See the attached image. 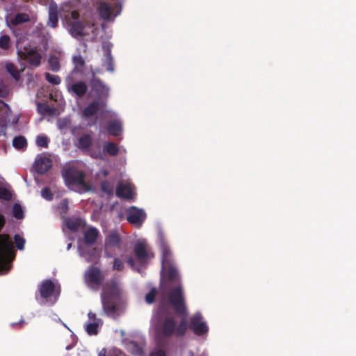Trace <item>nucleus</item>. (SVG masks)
<instances>
[{
    "mask_svg": "<svg viewBox=\"0 0 356 356\" xmlns=\"http://www.w3.org/2000/svg\"><path fill=\"white\" fill-rule=\"evenodd\" d=\"M187 321L183 318L179 323L172 315L159 314L154 323L155 337L158 341L169 339L172 337H182L188 329Z\"/></svg>",
    "mask_w": 356,
    "mask_h": 356,
    "instance_id": "f257e3e1",
    "label": "nucleus"
},
{
    "mask_svg": "<svg viewBox=\"0 0 356 356\" xmlns=\"http://www.w3.org/2000/svg\"><path fill=\"white\" fill-rule=\"evenodd\" d=\"M120 296V289L115 279L102 283V292L101 300L104 312L107 316L115 314L117 311L116 302Z\"/></svg>",
    "mask_w": 356,
    "mask_h": 356,
    "instance_id": "f03ea898",
    "label": "nucleus"
},
{
    "mask_svg": "<svg viewBox=\"0 0 356 356\" xmlns=\"http://www.w3.org/2000/svg\"><path fill=\"white\" fill-rule=\"evenodd\" d=\"M161 251L162 269L165 270L167 280L172 284H180V277L174 262L172 253L169 245L162 242L160 245Z\"/></svg>",
    "mask_w": 356,
    "mask_h": 356,
    "instance_id": "7ed1b4c3",
    "label": "nucleus"
},
{
    "mask_svg": "<svg viewBox=\"0 0 356 356\" xmlns=\"http://www.w3.org/2000/svg\"><path fill=\"white\" fill-rule=\"evenodd\" d=\"M15 257L13 243L7 234H0V275L8 273Z\"/></svg>",
    "mask_w": 356,
    "mask_h": 356,
    "instance_id": "20e7f679",
    "label": "nucleus"
},
{
    "mask_svg": "<svg viewBox=\"0 0 356 356\" xmlns=\"http://www.w3.org/2000/svg\"><path fill=\"white\" fill-rule=\"evenodd\" d=\"M67 23L69 33L74 38L97 35V28L90 21H68Z\"/></svg>",
    "mask_w": 356,
    "mask_h": 356,
    "instance_id": "39448f33",
    "label": "nucleus"
},
{
    "mask_svg": "<svg viewBox=\"0 0 356 356\" xmlns=\"http://www.w3.org/2000/svg\"><path fill=\"white\" fill-rule=\"evenodd\" d=\"M168 300L177 315L184 316L186 314V307L185 305L184 291L180 284L170 290Z\"/></svg>",
    "mask_w": 356,
    "mask_h": 356,
    "instance_id": "423d86ee",
    "label": "nucleus"
},
{
    "mask_svg": "<svg viewBox=\"0 0 356 356\" xmlns=\"http://www.w3.org/2000/svg\"><path fill=\"white\" fill-rule=\"evenodd\" d=\"M92 138L90 134L81 135L78 140L76 147L83 152L87 153L90 157L95 159H104V153L99 145L92 147Z\"/></svg>",
    "mask_w": 356,
    "mask_h": 356,
    "instance_id": "0eeeda50",
    "label": "nucleus"
},
{
    "mask_svg": "<svg viewBox=\"0 0 356 356\" xmlns=\"http://www.w3.org/2000/svg\"><path fill=\"white\" fill-rule=\"evenodd\" d=\"M90 86L97 96L96 100L102 101L106 104V100L109 96V88L103 81L94 76L90 80Z\"/></svg>",
    "mask_w": 356,
    "mask_h": 356,
    "instance_id": "6e6552de",
    "label": "nucleus"
},
{
    "mask_svg": "<svg viewBox=\"0 0 356 356\" xmlns=\"http://www.w3.org/2000/svg\"><path fill=\"white\" fill-rule=\"evenodd\" d=\"M104 276L102 274L101 270L96 266H91L88 268L84 275V280L86 284L89 287L96 286L98 287L102 284Z\"/></svg>",
    "mask_w": 356,
    "mask_h": 356,
    "instance_id": "1a4fd4ad",
    "label": "nucleus"
},
{
    "mask_svg": "<svg viewBox=\"0 0 356 356\" xmlns=\"http://www.w3.org/2000/svg\"><path fill=\"white\" fill-rule=\"evenodd\" d=\"M118 9L115 3L101 2L98 8L99 16L107 21L113 20L120 13V8Z\"/></svg>",
    "mask_w": 356,
    "mask_h": 356,
    "instance_id": "9d476101",
    "label": "nucleus"
},
{
    "mask_svg": "<svg viewBox=\"0 0 356 356\" xmlns=\"http://www.w3.org/2000/svg\"><path fill=\"white\" fill-rule=\"evenodd\" d=\"M65 83L67 91L78 97H83L88 91V86L83 81L73 82L72 77L67 76Z\"/></svg>",
    "mask_w": 356,
    "mask_h": 356,
    "instance_id": "9b49d317",
    "label": "nucleus"
},
{
    "mask_svg": "<svg viewBox=\"0 0 356 356\" xmlns=\"http://www.w3.org/2000/svg\"><path fill=\"white\" fill-rule=\"evenodd\" d=\"M146 218V213L143 209L131 207L127 210V220L132 225L140 227Z\"/></svg>",
    "mask_w": 356,
    "mask_h": 356,
    "instance_id": "f8f14e48",
    "label": "nucleus"
},
{
    "mask_svg": "<svg viewBox=\"0 0 356 356\" xmlns=\"http://www.w3.org/2000/svg\"><path fill=\"white\" fill-rule=\"evenodd\" d=\"M21 58L29 63L30 65L38 67L41 63V54L35 49L25 47L24 51H18Z\"/></svg>",
    "mask_w": 356,
    "mask_h": 356,
    "instance_id": "ddd939ff",
    "label": "nucleus"
},
{
    "mask_svg": "<svg viewBox=\"0 0 356 356\" xmlns=\"http://www.w3.org/2000/svg\"><path fill=\"white\" fill-rule=\"evenodd\" d=\"M189 327L196 335L198 336H202L206 334L209 330V327L206 322L202 321V316L200 312L195 313L190 318Z\"/></svg>",
    "mask_w": 356,
    "mask_h": 356,
    "instance_id": "4468645a",
    "label": "nucleus"
},
{
    "mask_svg": "<svg viewBox=\"0 0 356 356\" xmlns=\"http://www.w3.org/2000/svg\"><path fill=\"white\" fill-rule=\"evenodd\" d=\"M63 177L67 184H84V175L73 168H67L63 172Z\"/></svg>",
    "mask_w": 356,
    "mask_h": 356,
    "instance_id": "2eb2a0df",
    "label": "nucleus"
},
{
    "mask_svg": "<svg viewBox=\"0 0 356 356\" xmlns=\"http://www.w3.org/2000/svg\"><path fill=\"white\" fill-rule=\"evenodd\" d=\"M134 253L136 260L140 264H146L153 257V254L148 252L147 244L144 241L137 242L134 245Z\"/></svg>",
    "mask_w": 356,
    "mask_h": 356,
    "instance_id": "dca6fc26",
    "label": "nucleus"
},
{
    "mask_svg": "<svg viewBox=\"0 0 356 356\" xmlns=\"http://www.w3.org/2000/svg\"><path fill=\"white\" fill-rule=\"evenodd\" d=\"M52 164L49 157L40 154L35 158L33 167L38 174L44 175L52 167Z\"/></svg>",
    "mask_w": 356,
    "mask_h": 356,
    "instance_id": "f3484780",
    "label": "nucleus"
},
{
    "mask_svg": "<svg viewBox=\"0 0 356 356\" xmlns=\"http://www.w3.org/2000/svg\"><path fill=\"white\" fill-rule=\"evenodd\" d=\"M31 21V17L29 14L26 13H18L14 16H11L9 19L6 21L8 26L12 30L13 33L17 36V32L15 29V26L29 22Z\"/></svg>",
    "mask_w": 356,
    "mask_h": 356,
    "instance_id": "a211bd4d",
    "label": "nucleus"
},
{
    "mask_svg": "<svg viewBox=\"0 0 356 356\" xmlns=\"http://www.w3.org/2000/svg\"><path fill=\"white\" fill-rule=\"evenodd\" d=\"M106 103L102 101L93 100L83 111V116L90 118L94 116L97 112L106 106Z\"/></svg>",
    "mask_w": 356,
    "mask_h": 356,
    "instance_id": "6ab92c4d",
    "label": "nucleus"
},
{
    "mask_svg": "<svg viewBox=\"0 0 356 356\" xmlns=\"http://www.w3.org/2000/svg\"><path fill=\"white\" fill-rule=\"evenodd\" d=\"M38 291L41 298L47 299L53 295L55 291V284L51 280H45L39 286Z\"/></svg>",
    "mask_w": 356,
    "mask_h": 356,
    "instance_id": "aec40b11",
    "label": "nucleus"
},
{
    "mask_svg": "<svg viewBox=\"0 0 356 356\" xmlns=\"http://www.w3.org/2000/svg\"><path fill=\"white\" fill-rule=\"evenodd\" d=\"M122 242V239L119 234L116 232H110L105 238V255L107 257H111V256L106 251L108 248H113L118 247L120 245Z\"/></svg>",
    "mask_w": 356,
    "mask_h": 356,
    "instance_id": "412c9836",
    "label": "nucleus"
},
{
    "mask_svg": "<svg viewBox=\"0 0 356 356\" xmlns=\"http://www.w3.org/2000/svg\"><path fill=\"white\" fill-rule=\"evenodd\" d=\"M116 195L124 199H131L134 196V191L130 184L118 183L116 190Z\"/></svg>",
    "mask_w": 356,
    "mask_h": 356,
    "instance_id": "4be33fe9",
    "label": "nucleus"
},
{
    "mask_svg": "<svg viewBox=\"0 0 356 356\" xmlns=\"http://www.w3.org/2000/svg\"><path fill=\"white\" fill-rule=\"evenodd\" d=\"M108 133L113 136H118L122 131V123L116 120L108 122L107 124Z\"/></svg>",
    "mask_w": 356,
    "mask_h": 356,
    "instance_id": "5701e85b",
    "label": "nucleus"
},
{
    "mask_svg": "<svg viewBox=\"0 0 356 356\" xmlns=\"http://www.w3.org/2000/svg\"><path fill=\"white\" fill-rule=\"evenodd\" d=\"M98 231L95 227L88 229L84 234V241L88 245L93 244L98 236Z\"/></svg>",
    "mask_w": 356,
    "mask_h": 356,
    "instance_id": "b1692460",
    "label": "nucleus"
},
{
    "mask_svg": "<svg viewBox=\"0 0 356 356\" xmlns=\"http://www.w3.org/2000/svg\"><path fill=\"white\" fill-rule=\"evenodd\" d=\"M102 152L104 154L106 152L110 156H115L119 153V147L115 143L105 142L103 145V151Z\"/></svg>",
    "mask_w": 356,
    "mask_h": 356,
    "instance_id": "393cba45",
    "label": "nucleus"
},
{
    "mask_svg": "<svg viewBox=\"0 0 356 356\" xmlns=\"http://www.w3.org/2000/svg\"><path fill=\"white\" fill-rule=\"evenodd\" d=\"M58 22V11L56 8L53 9L51 8L49 10V19H48L47 25L49 26H50L51 28L54 29V28L57 27Z\"/></svg>",
    "mask_w": 356,
    "mask_h": 356,
    "instance_id": "a878e982",
    "label": "nucleus"
},
{
    "mask_svg": "<svg viewBox=\"0 0 356 356\" xmlns=\"http://www.w3.org/2000/svg\"><path fill=\"white\" fill-rule=\"evenodd\" d=\"M6 70L16 81L20 79L19 71L13 63H6Z\"/></svg>",
    "mask_w": 356,
    "mask_h": 356,
    "instance_id": "bb28decb",
    "label": "nucleus"
},
{
    "mask_svg": "<svg viewBox=\"0 0 356 356\" xmlns=\"http://www.w3.org/2000/svg\"><path fill=\"white\" fill-rule=\"evenodd\" d=\"M12 47V40L8 35L4 34L0 36V49L8 51Z\"/></svg>",
    "mask_w": 356,
    "mask_h": 356,
    "instance_id": "cd10ccee",
    "label": "nucleus"
},
{
    "mask_svg": "<svg viewBox=\"0 0 356 356\" xmlns=\"http://www.w3.org/2000/svg\"><path fill=\"white\" fill-rule=\"evenodd\" d=\"M13 216L16 219L20 220L24 218V211L19 203H14L12 209Z\"/></svg>",
    "mask_w": 356,
    "mask_h": 356,
    "instance_id": "c85d7f7f",
    "label": "nucleus"
},
{
    "mask_svg": "<svg viewBox=\"0 0 356 356\" xmlns=\"http://www.w3.org/2000/svg\"><path fill=\"white\" fill-rule=\"evenodd\" d=\"M13 145L18 149L24 148L27 145L26 138L21 136L15 137L13 140Z\"/></svg>",
    "mask_w": 356,
    "mask_h": 356,
    "instance_id": "c756f323",
    "label": "nucleus"
},
{
    "mask_svg": "<svg viewBox=\"0 0 356 356\" xmlns=\"http://www.w3.org/2000/svg\"><path fill=\"white\" fill-rule=\"evenodd\" d=\"M48 63L49 65V69L51 71L58 72L60 70V65L59 60L56 56H50V58L48 60Z\"/></svg>",
    "mask_w": 356,
    "mask_h": 356,
    "instance_id": "7c9ffc66",
    "label": "nucleus"
},
{
    "mask_svg": "<svg viewBox=\"0 0 356 356\" xmlns=\"http://www.w3.org/2000/svg\"><path fill=\"white\" fill-rule=\"evenodd\" d=\"M101 189L104 193L108 195H113V184L107 180L103 181L101 183Z\"/></svg>",
    "mask_w": 356,
    "mask_h": 356,
    "instance_id": "2f4dec72",
    "label": "nucleus"
},
{
    "mask_svg": "<svg viewBox=\"0 0 356 356\" xmlns=\"http://www.w3.org/2000/svg\"><path fill=\"white\" fill-rule=\"evenodd\" d=\"M46 80L52 85H59L61 83V79L59 76L51 74L49 72L44 74Z\"/></svg>",
    "mask_w": 356,
    "mask_h": 356,
    "instance_id": "473e14b6",
    "label": "nucleus"
},
{
    "mask_svg": "<svg viewBox=\"0 0 356 356\" xmlns=\"http://www.w3.org/2000/svg\"><path fill=\"white\" fill-rule=\"evenodd\" d=\"M98 326L97 323H89L86 326V331L89 335H96L98 333Z\"/></svg>",
    "mask_w": 356,
    "mask_h": 356,
    "instance_id": "72a5a7b5",
    "label": "nucleus"
},
{
    "mask_svg": "<svg viewBox=\"0 0 356 356\" xmlns=\"http://www.w3.org/2000/svg\"><path fill=\"white\" fill-rule=\"evenodd\" d=\"M73 62L75 65L73 72L79 71V68H83L85 65V61L81 56H74L73 58Z\"/></svg>",
    "mask_w": 356,
    "mask_h": 356,
    "instance_id": "f704fd0d",
    "label": "nucleus"
},
{
    "mask_svg": "<svg viewBox=\"0 0 356 356\" xmlns=\"http://www.w3.org/2000/svg\"><path fill=\"white\" fill-rule=\"evenodd\" d=\"M156 294V289L155 287L152 288L149 292L147 293L145 296V301L147 302V303L152 304L154 302Z\"/></svg>",
    "mask_w": 356,
    "mask_h": 356,
    "instance_id": "c9c22d12",
    "label": "nucleus"
},
{
    "mask_svg": "<svg viewBox=\"0 0 356 356\" xmlns=\"http://www.w3.org/2000/svg\"><path fill=\"white\" fill-rule=\"evenodd\" d=\"M66 226L70 230L76 232L80 227V222L78 220H68L66 222Z\"/></svg>",
    "mask_w": 356,
    "mask_h": 356,
    "instance_id": "e433bc0d",
    "label": "nucleus"
},
{
    "mask_svg": "<svg viewBox=\"0 0 356 356\" xmlns=\"http://www.w3.org/2000/svg\"><path fill=\"white\" fill-rule=\"evenodd\" d=\"M112 268L113 270L122 271L124 269L123 261L119 257H115Z\"/></svg>",
    "mask_w": 356,
    "mask_h": 356,
    "instance_id": "4c0bfd02",
    "label": "nucleus"
},
{
    "mask_svg": "<svg viewBox=\"0 0 356 356\" xmlns=\"http://www.w3.org/2000/svg\"><path fill=\"white\" fill-rule=\"evenodd\" d=\"M14 241L17 249L22 250L24 248L26 241L23 237L20 236L19 234H15L14 236Z\"/></svg>",
    "mask_w": 356,
    "mask_h": 356,
    "instance_id": "58836bf2",
    "label": "nucleus"
},
{
    "mask_svg": "<svg viewBox=\"0 0 356 356\" xmlns=\"http://www.w3.org/2000/svg\"><path fill=\"white\" fill-rule=\"evenodd\" d=\"M11 198V193L7 188L0 186V200L8 201Z\"/></svg>",
    "mask_w": 356,
    "mask_h": 356,
    "instance_id": "ea45409f",
    "label": "nucleus"
},
{
    "mask_svg": "<svg viewBox=\"0 0 356 356\" xmlns=\"http://www.w3.org/2000/svg\"><path fill=\"white\" fill-rule=\"evenodd\" d=\"M48 138L45 136H38L36 139V144L38 146L41 147H48Z\"/></svg>",
    "mask_w": 356,
    "mask_h": 356,
    "instance_id": "a19ab883",
    "label": "nucleus"
},
{
    "mask_svg": "<svg viewBox=\"0 0 356 356\" xmlns=\"http://www.w3.org/2000/svg\"><path fill=\"white\" fill-rule=\"evenodd\" d=\"M41 195L47 200H51L53 199V194L51 192V190L47 187L44 188L41 191Z\"/></svg>",
    "mask_w": 356,
    "mask_h": 356,
    "instance_id": "79ce46f5",
    "label": "nucleus"
},
{
    "mask_svg": "<svg viewBox=\"0 0 356 356\" xmlns=\"http://www.w3.org/2000/svg\"><path fill=\"white\" fill-rule=\"evenodd\" d=\"M9 91L8 87L2 81H0V97L5 98L8 95Z\"/></svg>",
    "mask_w": 356,
    "mask_h": 356,
    "instance_id": "37998d69",
    "label": "nucleus"
},
{
    "mask_svg": "<svg viewBox=\"0 0 356 356\" xmlns=\"http://www.w3.org/2000/svg\"><path fill=\"white\" fill-rule=\"evenodd\" d=\"M38 111L41 113H49L51 112V108L48 104H40L39 103L38 105Z\"/></svg>",
    "mask_w": 356,
    "mask_h": 356,
    "instance_id": "c03bdc74",
    "label": "nucleus"
},
{
    "mask_svg": "<svg viewBox=\"0 0 356 356\" xmlns=\"http://www.w3.org/2000/svg\"><path fill=\"white\" fill-rule=\"evenodd\" d=\"M70 17H71V19H72L71 21H80L79 19V13L76 10L72 11V13L70 14Z\"/></svg>",
    "mask_w": 356,
    "mask_h": 356,
    "instance_id": "a18cd8bd",
    "label": "nucleus"
},
{
    "mask_svg": "<svg viewBox=\"0 0 356 356\" xmlns=\"http://www.w3.org/2000/svg\"><path fill=\"white\" fill-rule=\"evenodd\" d=\"M127 263L131 267L134 268L135 266V261L134 258L129 255L127 257Z\"/></svg>",
    "mask_w": 356,
    "mask_h": 356,
    "instance_id": "49530a36",
    "label": "nucleus"
},
{
    "mask_svg": "<svg viewBox=\"0 0 356 356\" xmlns=\"http://www.w3.org/2000/svg\"><path fill=\"white\" fill-rule=\"evenodd\" d=\"M152 356H166V353L164 350L159 349V350H157L156 351H155L152 354Z\"/></svg>",
    "mask_w": 356,
    "mask_h": 356,
    "instance_id": "de8ad7c7",
    "label": "nucleus"
},
{
    "mask_svg": "<svg viewBox=\"0 0 356 356\" xmlns=\"http://www.w3.org/2000/svg\"><path fill=\"white\" fill-rule=\"evenodd\" d=\"M88 316V318L90 321H95L96 320V314L95 313L89 312Z\"/></svg>",
    "mask_w": 356,
    "mask_h": 356,
    "instance_id": "09e8293b",
    "label": "nucleus"
},
{
    "mask_svg": "<svg viewBox=\"0 0 356 356\" xmlns=\"http://www.w3.org/2000/svg\"><path fill=\"white\" fill-rule=\"evenodd\" d=\"M71 246H72V243H69L67 245V249L69 250L71 248Z\"/></svg>",
    "mask_w": 356,
    "mask_h": 356,
    "instance_id": "8fccbe9b",
    "label": "nucleus"
},
{
    "mask_svg": "<svg viewBox=\"0 0 356 356\" xmlns=\"http://www.w3.org/2000/svg\"><path fill=\"white\" fill-rule=\"evenodd\" d=\"M108 70H113V68L109 67V68H108Z\"/></svg>",
    "mask_w": 356,
    "mask_h": 356,
    "instance_id": "3c124183",
    "label": "nucleus"
}]
</instances>
